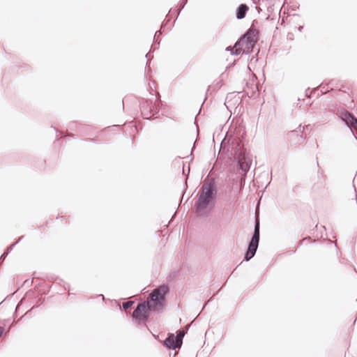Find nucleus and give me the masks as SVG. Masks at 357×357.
I'll return each instance as SVG.
<instances>
[{
    "label": "nucleus",
    "instance_id": "nucleus-1",
    "mask_svg": "<svg viewBox=\"0 0 357 357\" xmlns=\"http://www.w3.org/2000/svg\"><path fill=\"white\" fill-rule=\"evenodd\" d=\"M217 193L218 189L214 178L204 182L197 195L195 211L201 213L208 210V212H211L215 206Z\"/></svg>",
    "mask_w": 357,
    "mask_h": 357
},
{
    "label": "nucleus",
    "instance_id": "nucleus-2",
    "mask_svg": "<svg viewBox=\"0 0 357 357\" xmlns=\"http://www.w3.org/2000/svg\"><path fill=\"white\" fill-rule=\"evenodd\" d=\"M170 289L168 285L162 284L150 294L149 308L152 312H162L165 305V296L169 294Z\"/></svg>",
    "mask_w": 357,
    "mask_h": 357
},
{
    "label": "nucleus",
    "instance_id": "nucleus-3",
    "mask_svg": "<svg viewBox=\"0 0 357 357\" xmlns=\"http://www.w3.org/2000/svg\"><path fill=\"white\" fill-rule=\"evenodd\" d=\"M259 220L255 219L254 231L251 236V239L248 243V248L244 254V261H248L255 255L259 243L260 234H259Z\"/></svg>",
    "mask_w": 357,
    "mask_h": 357
},
{
    "label": "nucleus",
    "instance_id": "nucleus-4",
    "mask_svg": "<svg viewBox=\"0 0 357 357\" xmlns=\"http://www.w3.org/2000/svg\"><path fill=\"white\" fill-rule=\"evenodd\" d=\"M139 107L145 119H157L160 116L159 103H153L152 100L142 98L139 102Z\"/></svg>",
    "mask_w": 357,
    "mask_h": 357
},
{
    "label": "nucleus",
    "instance_id": "nucleus-5",
    "mask_svg": "<svg viewBox=\"0 0 357 357\" xmlns=\"http://www.w3.org/2000/svg\"><path fill=\"white\" fill-rule=\"evenodd\" d=\"M237 146L235 151V155L236 156L238 166L241 170L246 174L250 169L252 158L250 157L246 149H242L239 144H238Z\"/></svg>",
    "mask_w": 357,
    "mask_h": 357
},
{
    "label": "nucleus",
    "instance_id": "nucleus-6",
    "mask_svg": "<svg viewBox=\"0 0 357 357\" xmlns=\"http://www.w3.org/2000/svg\"><path fill=\"white\" fill-rule=\"evenodd\" d=\"M151 312L152 310L149 308V302L143 301L137 305L132 312V318L138 324L144 323L148 321Z\"/></svg>",
    "mask_w": 357,
    "mask_h": 357
},
{
    "label": "nucleus",
    "instance_id": "nucleus-7",
    "mask_svg": "<svg viewBox=\"0 0 357 357\" xmlns=\"http://www.w3.org/2000/svg\"><path fill=\"white\" fill-rule=\"evenodd\" d=\"M309 125L302 127L299 126L296 129L289 131L287 135V140L291 146L303 144L305 139L303 132L308 129Z\"/></svg>",
    "mask_w": 357,
    "mask_h": 357
},
{
    "label": "nucleus",
    "instance_id": "nucleus-8",
    "mask_svg": "<svg viewBox=\"0 0 357 357\" xmlns=\"http://www.w3.org/2000/svg\"><path fill=\"white\" fill-rule=\"evenodd\" d=\"M187 3H188V0H181L180 7L178 10H175L174 8H171L169 10L168 14L166 16L165 21L162 22V24L161 25L160 30L157 31L154 35L153 44L152 45L151 48L154 47L155 50L158 48L160 42L156 43V40L159 37V36L162 33L161 30L165 28V26L167 24L169 21L170 20L172 13L176 12V19L178 17V16L179 15L180 13L181 12V10L184 8V7Z\"/></svg>",
    "mask_w": 357,
    "mask_h": 357
},
{
    "label": "nucleus",
    "instance_id": "nucleus-9",
    "mask_svg": "<svg viewBox=\"0 0 357 357\" xmlns=\"http://www.w3.org/2000/svg\"><path fill=\"white\" fill-rule=\"evenodd\" d=\"M341 119L345 125L351 130L352 134L354 135L353 128H357V118L354 116L351 112L344 109L341 114Z\"/></svg>",
    "mask_w": 357,
    "mask_h": 357
},
{
    "label": "nucleus",
    "instance_id": "nucleus-10",
    "mask_svg": "<svg viewBox=\"0 0 357 357\" xmlns=\"http://www.w3.org/2000/svg\"><path fill=\"white\" fill-rule=\"evenodd\" d=\"M163 345L171 350H175L176 348H180L182 346L181 337H176L174 333H169L165 340Z\"/></svg>",
    "mask_w": 357,
    "mask_h": 357
},
{
    "label": "nucleus",
    "instance_id": "nucleus-11",
    "mask_svg": "<svg viewBox=\"0 0 357 357\" xmlns=\"http://www.w3.org/2000/svg\"><path fill=\"white\" fill-rule=\"evenodd\" d=\"M255 45V40H245L243 43H239V45H237L236 42L234 47L238 48L241 54H250L253 52Z\"/></svg>",
    "mask_w": 357,
    "mask_h": 357
},
{
    "label": "nucleus",
    "instance_id": "nucleus-12",
    "mask_svg": "<svg viewBox=\"0 0 357 357\" xmlns=\"http://www.w3.org/2000/svg\"><path fill=\"white\" fill-rule=\"evenodd\" d=\"M258 40V31L256 29H249L244 35L236 41V45L243 43L245 40Z\"/></svg>",
    "mask_w": 357,
    "mask_h": 357
},
{
    "label": "nucleus",
    "instance_id": "nucleus-13",
    "mask_svg": "<svg viewBox=\"0 0 357 357\" xmlns=\"http://www.w3.org/2000/svg\"><path fill=\"white\" fill-rule=\"evenodd\" d=\"M249 7L245 3L240 4L236 10V17L238 20H243L245 17Z\"/></svg>",
    "mask_w": 357,
    "mask_h": 357
},
{
    "label": "nucleus",
    "instance_id": "nucleus-14",
    "mask_svg": "<svg viewBox=\"0 0 357 357\" xmlns=\"http://www.w3.org/2000/svg\"><path fill=\"white\" fill-rule=\"evenodd\" d=\"M333 81H331L329 83L324 84V83L321 84L319 86L320 91L322 94L326 93L329 91L328 86L332 85Z\"/></svg>",
    "mask_w": 357,
    "mask_h": 357
},
{
    "label": "nucleus",
    "instance_id": "nucleus-15",
    "mask_svg": "<svg viewBox=\"0 0 357 357\" xmlns=\"http://www.w3.org/2000/svg\"><path fill=\"white\" fill-rule=\"evenodd\" d=\"M225 50L230 52L231 55L238 56V55L241 54V51L239 50V49L234 47V46H228L227 47H226Z\"/></svg>",
    "mask_w": 357,
    "mask_h": 357
},
{
    "label": "nucleus",
    "instance_id": "nucleus-16",
    "mask_svg": "<svg viewBox=\"0 0 357 357\" xmlns=\"http://www.w3.org/2000/svg\"><path fill=\"white\" fill-rule=\"evenodd\" d=\"M91 129L90 126L89 125H79V130L82 132V135H86L88 131H89Z\"/></svg>",
    "mask_w": 357,
    "mask_h": 357
},
{
    "label": "nucleus",
    "instance_id": "nucleus-17",
    "mask_svg": "<svg viewBox=\"0 0 357 357\" xmlns=\"http://www.w3.org/2000/svg\"><path fill=\"white\" fill-rule=\"evenodd\" d=\"M24 238V236H20L15 242L10 244L6 249V252H5V255H8L13 249V248L18 244L20 241Z\"/></svg>",
    "mask_w": 357,
    "mask_h": 357
},
{
    "label": "nucleus",
    "instance_id": "nucleus-18",
    "mask_svg": "<svg viewBox=\"0 0 357 357\" xmlns=\"http://www.w3.org/2000/svg\"><path fill=\"white\" fill-rule=\"evenodd\" d=\"M134 303H135V302L132 301L124 302L122 304V307L125 310H128V309L130 308Z\"/></svg>",
    "mask_w": 357,
    "mask_h": 357
},
{
    "label": "nucleus",
    "instance_id": "nucleus-19",
    "mask_svg": "<svg viewBox=\"0 0 357 357\" xmlns=\"http://www.w3.org/2000/svg\"><path fill=\"white\" fill-rule=\"evenodd\" d=\"M151 52H148L146 54V58L147 59V61H146V67H145V69L147 72H150L151 70V67L149 66V63H150V60L149 59V56L150 55Z\"/></svg>",
    "mask_w": 357,
    "mask_h": 357
},
{
    "label": "nucleus",
    "instance_id": "nucleus-20",
    "mask_svg": "<svg viewBox=\"0 0 357 357\" xmlns=\"http://www.w3.org/2000/svg\"><path fill=\"white\" fill-rule=\"evenodd\" d=\"M185 335V332L183 330H179L176 332V337H181V344H183V338Z\"/></svg>",
    "mask_w": 357,
    "mask_h": 357
},
{
    "label": "nucleus",
    "instance_id": "nucleus-21",
    "mask_svg": "<svg viewBox=\"0 0 357 357\" xmlns=\"http://www.w3.org/2000/svg\"><path fill=\"white\" fill-rule=\"evenodd\" d=\"M79 123H78L77 122H71L68 125V128L70 130H75L77 128H79Z\"/></svg>",
    "mask_w": 357,
    "mask_h": 357
},
{
    "label": "nucleus",
    "instance_id": "nucleus-22",
    "mask_svg": "<svg viewBox=\"0 0 357 357\" xmlns=\"http://www.w3.org/2000/svg\"><path fill=\"white\" fill-rule=\"evenodd\" d=\"M82 140L84 142H90V143L94 142V139H92V138L82 139Z\"/></svg>",
    "mask_w": 357,
    "mask_h": 357
},
{
    "label": "nucleus",
    "instance_id": "nucleus-23",
    "mask_svg": "<svg viewBox=\"0 0 357 357\" xmlns=\"http://www.w3.org/2000/svg\"><path fill=\"white\" fill-rule=\"evenodd\" d=\"M64 137H69V139H68L69 140H70V139H74V137H73V135H72V134H67V135H64Z\"/></svg>",
    "mask_w": 357,
    "mask_h": 357
},
{
    "label": "nucleus",
    "instance_id": "nucleus-24",
    "mask_svg": "<svg viewBox=\"0 0 357 357\" xmlns=\"http://www.w3.org/2000/svg\"><path fill=\"white\" fill-rule=\"evenodd\" d=\"M39 307V305L33 306V307H31V309L29 311H28V312L26 313V314L27 313H29V312H31V311H32L35 307Z\"/></svg>",
    "mask_w": 357,
    "mask_h": 357
},
{
    "label": "nucleus",
    "instance_id": "nucleus-25",
    "mask_svg": "<svg viewBox=\"0 0 357 357\" xmlns=\"http://www.w3.org/2000/svg\"><path fill=\"white\" fill-rule=\"evenodd\" d=\"M298 31H299L300 32H301V31H303V26H300L298 28Z\"/></svg>",
    "mask_w": 357,
    "mask_h": 357
},
{
    "label": "nucleus",
    "instance_id": "nucleus-26",
    "mask_svg": "<svg viewBox=\"0 0 357 357\" xmlns=\"http://www.w3.org/2000/svg\"><path fill=\"white\" fill-rule=\"evenodd\" d=\"M18 307H19V305H17L16 306V308H15V313H14V314H13V317H15V315H16V312H17V309H18Z\"/></svg>",
    "mask_w": 357,
    "mask_h": 357
},
{
    "label": "nucleus",
    "instance_id": "nucleus-27",
    "mask_svg": "<svg viewBox=\"0 0 357 357\" xmlns=\"http://www.w3.org/2000/svg\"><path fill=\"white\" fill-rule=\"evenodd\" d=\"M194 148H195V145L193 146V147H192V150H191L190 156H192V151H193Z\"/></svg>",
    "mask_w": 357,
    "mask_h": 357
},
{
    "label": "nucleus",
    "instance_id": "nucleus-28",
    "mask_svg": "<svg viewBox=\"0 0 357 357\" xmlns=\"http://www.w3.org/2000/svg\"><path fill=\"white\" fill-rule=\"evenodd\" d=\"M19 321H20V319H17V321H15V322L14 321V322L13 323V324H12V325H14V324H17V322H19Z\"/></svg>",
    "mask_w": 357,
    "mask_h": 357
},
{
    "label": "nucleus",
    "instance_id": "nucleus-29",
    "mask_svg": "<svg viewBox=\"0 0 357 357\" xmlns=\"http://www.w3.org/2000/svg\"><path fill=\"white\" fill-rule=\"evenodd\" d=\"M19 321H20V319H17V321H15V322L14 321V322L13 323V324H12V325H14V324H17V322H19Z\"/></svg>",
    "mask_w": 357,
    "mask_h": 357
},
{
    "label": "nucleus",
    "instance_id": "nucleus-30",
    "mask_svg": "<svg viewBox=\"0 0 357 357\" xmlns=\"http://www.w3.org/2000/svg\"><path fill=\"white\" fill-rule=\"evenodd\" d=\"M19 321H20V319H17V321H15V322L14 321V322L13 323V324H12V325H14V324H17V322H19Z\"/></svg>",
    "mask_w": 357,
    "mask_h": 357
},
{
    "label": "nucleus",
    "instance_id": "nucleus-31",
    "mask_svg": "<svg viewBox=\"0 0 357 357\" xmlns=\"http://www.w3.org/2000/svg\"><path fill=\"white\" fill-rule=\"evenodd\" d=\"M56 132H59V134H62V132H61V131H59V130H56Z\"/></svg>",
    "mask_w": 357,
    "mask_h": 357
},
{
    "label": "nucleus",
    "instance_id": "nucleus-32",
    "mask_svg": "<svg viewBox=\"0 0 357 357\" xmlns=\"http://www.w3.org/2000/svg\"><path fill=\"white\" fill-rule=\"evenodd\" d=\"M62 137H59L58 135L56 136V140H59Z\"/></svg>",
    "mask_w": 357,
    "mask_h": 357
},
{
    "label": "nucleus",
    "instance_id": "nucleus-33",
    "mask_svg": "<svg viewBox=\"0 0 357 357\" xmlns=\"http://www.w3.org/2000/svg\"><path fill=\"white\" fill-rule=\"evenodd\" d=\"M115 302L119 306V308L121 309V307L120 306L119 303H118L117 301H115Z\"/></svg>",
    "mask_w": 357,
    "mask_h": 357
},
{
    "label": "nucleus",
    "instance_id": "nucleus-34",
    "mask_svg": "<svg viewBox=\"0 0 357 357\" xmlns=\"http://www.w3.org/2000/svg\"><path fill=\"white\" fill-rule=\"evenodd\" d=\"M252 2H253V3H255V4H257V1H256L255 0H252Z\"/></svg>",
    "mask_w": 357,
    "mask_h": 357
},
{
    "label": "nucleus",
    "instance_id": "nucleus-35",
    "mask_svg": "<svg viewBox=\"0 0 357 357\" xmlns=\"http://www.w3.org/2000/svg\"><path fill=\"white\" fill-rule=\"evenodd\" d=\"M61 282H63L62 279H59V284H61Z\"/></svg>",
    "mask_w": 357,
    "mask_h": 357
},
{
    "label": "nucleus",
    "instance_id": "nucleus-36",
    "mask_svg": "<svg viewBox=\"0 0 357 357\" xmlns=\"http://www.w3.org/2000/svg\"><path fill=\"white\" fill-rule=\"evenodd\" d=\"M189 172H190V166H188V174H189Z\"/></svg>",
    "mask_w": 357,
    "mask_h": 357
},
{
    "label": "nucleus",
    "instance_id": "nucleus-37",
    "mask_svg": "<svg viewBox=\"0 0 357 357\" xmlns=\"http://www.w3.org/2000/svg\"><path fill=\"white\" fill-rule=\"evenodd\" d=\"M289 252H295V250H290Z\"/></svg>",
    "mask_w": 357,
    "mask_h": 357
},
{
    "label": "nucleus",
    "instance_id": "nucleus-38",
    "mask_svg": "<svg viewBox=\"0 0 357 357\" xmlns=\"http://www.w3.org/2000/svg\"><path fill=\"white\" fill-rule=\"evenodd\" d=\"M100 296H102V298H104V296L102 294H100Z\"/></svg>",
    "mask_w": 357,
    "mask_h": 357
}]
</instances>
